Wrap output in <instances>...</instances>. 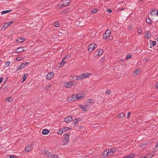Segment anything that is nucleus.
Returning a JSON list of instances; mask_svg holds the SVG:
<instances>
[{"mask_svg": "<svg viewBox=\"0 0 158 158\" xmlns=\"http://www.w3.org/2000/svg\"><path fill=\"white\" fill-rule=\"evenodd\" d=\"M15 21L14 20L10 21V22L6 23L4 24V25L2 26L1 30H3L8 27H9L10 25L12 24Z\"/></svg>", "mask_w": 158, "mask_h": 158, "instance_id": "nucleus-1", "label": "nucleus"}, {"mask_svg": "<svg viewBox=\"0 0 158 158\" xmlns=\"http://www.w3.org/2000/svg\"><path fill=\"white\" fill-rule=\"evenodd\" d=\"M97 47L96 44L93 43L88 46V50L90 52H92Z\"/></svg>", "mask_w": 158, "mask_h": 158, "instance_id": "nucleus-2", "label": "nucleus"}, {"mask_svg": "<svg viewBox=\"0 0 158 158\" xmlns=\"http://www.w3.org/2000/svg\"><path fill=\"white\" fill-rule=\"evenodd\" d=\"M28 63V62H24V63H22V64L20 65L19 67L17 69L16 71L18 72L19 71H20L23 68L26 66V64Z\"/></svg>", "mask_w": 158, "mask_h": 158, "instance_id": "nucleus-3", "label": "nucleus"}, {"mask_svg": "<svg viewBox=\"0 0 158 158\" xmlns=\"http://www.w3.org/2000/svg\"><path fill=\"white\" fill-rule=\"evenodd\" d=\"M69 135L65 134L63 140L64 144H66L69 142Z\"/></svg>", "mask_w": 158, "mask_h": 158, "instance_id": "nucleus-4", "label": "nucleus"}, {"mask_svg": "<svg viewBox=\"0 0 158 158\" xmlns=\"http://www.w3.org/2000/svg\"><path fill=\"white\" fill-rule=\"evenodd\" d=\"M63 3L62 4L61 6L65 7L68 5L71 2V0H63Z\"/></svg>", "mask_w": 158, "mask_h": 158, "instance_id": "nucleus-5", "label": "nucleus"}, {"mask_svg": "<svg viewBox=\"0 0 158 158\" xmlns=\"http://www.w3.org/2000/svg\"><path fill=\"white\" fill-rule=\"evenodd\" d=\"M73 85V82L72 81H70L69 82L65 83L64 85L65 87L67 88L71 87Z\"/></svg>", "mask_w": 158, "mask_h": 158, "instance_id": "nucleus-6", "label": "nucleus"}, {"mask_svg": "<svg viewBox=\"0 0 158 158\" xmlns=\"http://www.w3.org/2000/svg\"><path fill=\"white\" fill-rule=\"evenodd\" d=\"M42 152L43 154L46 156L50 157V156L52 155L51 153L48 151L43 150L42 151Z\"/></svg>", "mask_w": 158, "mask_h": 158, "instance_id": "nucleus-7", "label": "nucleus"}, {"mask_svg": "<svg viewBox=\"0 0 158 158\" xmlns=\"http://www.w3.org/2000/svg\"><path fill=\"white\" fill-rule=\"evenodd\" d=\"M77 96H76V95H73L71 97L68 98L67 100L69 101H75L77 100Z\"/></svg>", "mask_w": 158, "mask_h": 158, "instance_id": "nucleus-8", "label": "nucleus"}, {"mask_svg": "<svg viewBox=\"0 0 158 158\" xmlns=\"http://www.w3.org/2000/svg\"><path fill=\"white\" fill-rule=\"evenodd\" d=\"M54 73L53 72L48 73L47 75V79L50 80L52 79L54 76Z\"/></svg>", "mask_w": 158, "mask_h": 158, "instance_id": "nucleus-9", "label": "nucleus"}, {"mask_svg": "<svg viewBox=\"0 0 158 158\" xmlns=\"http://www.w3.org/2000/svg\"><path fill=\"white\" fill-rule=\"evenodd\" d=\"M73 119L72 117L71 116H69L66 117L64 119V121L66 123H69L71 121H72Z\"/></svg>", "mask_w": 158, "mask_h": 158, "instance_id": "nucleus-10", "label": "nucleus"}, {"mask_svg": "<svg viewBox=\"0 0 158 158\" xmlns=\"http://www.w3.org/2000/svg\"><path fill=\"white\" fill-rule=\"evenodd\" d=\"M24 51V48L22 47H20L18 48L16 50V53H19L20 52H23Z\"/></svg>", "mask_w": 158, "mask_h": 158, "instance_id": "nucleus-11", "label": "nucleus"}, {"mask_svg": "<svg viewBox=\"0 0 158 158\" xmlns=\"http://www.w3.org/2000/svg\"><path fill=\"white\" fill-rule=\"evenodd\" d=\"M88 105H81L80 107L81 109H82V110L86 111H87L88 109Z\"/></svg>", "mask_w": 158, "mask_h": 158, "instance_id": "nucleus-12", "label": "nucleus"}, {"mask_svg": "<svg viewBox=\"0 0 158 158\" xmlns=\"http://www.w3.org/2000/svg\"><path fill=\"white\" fill-rule=\"evenodd\" d=\"M32 149V147L31 145H28L25 147V151L26 152H29Z\"/></svg>", "mask_w": 158, "mask_h": 158, "instance_id": "nucleus-13", "label": "nucleus"}, {"mask_svg": "<svg viewBox=\"0 0 158 158\" xmlns=\"http://www.w3.org/2000/svg\"><path fill=\"white\" fill-rule=\"evenodd\" d=\"M102 156L105 157L106 156H109L108 152L107 150L104 151L101 154Z\"/></svg>", "mask_w": 158, "mask_h": 158, "instance_id": "nucleus-14", "label": "nucleus"}, {"mask_svg": "<svg viewBox=\"0 0 158 158\" xmlns=\"http://www.w3.org/2000/svg\"><path fill=\"white\" fill-rule=\"evenodd\" d=\"M116 150V149L114 148L110 149L109 151L108 152L109 156L112 155L115 151Z\"/></svg>", "mask_w": 158, "mask_h": 158, "instance_id": "nucleus-15", "label": "nucleus"}, {"mask_svg": "<svg viewBox=\"0 0 158 158\" xmlns=\"http://www.w3.org/2000/svg\"><path fill=\"white\" fill-rule=\"evenodd\" d=\"M25 40V39L21 37H18L16 40L19 43H22Z\"/></svg>", "mask_w": 158, "mask_h": 158, "instance_id": "nucleus-16", "label": "nucleus"}, {"mask_svg": "<svg viewBox=\"0 0 158 158\" xmlns=\"http://www.w3.org/2000/svg\"><path fill=\"white\" fill-rule=\"evenodd\" d=\"M135 156V153H132L127 156L121 158H133Z\"/></svg>", "mask_w": 158, "mask_h": 158, "instance_id": "nucleus-17", "label": "nucleus"}, {"mask_svg": "<svg viewBox=\"0 0 158 158\" xmlns=\"http://www.w3.org/2000/svg\"><path fill=\"white\" fill-rule=\"evenodd\" d=\"M103 52V50L102 49H100L99 50V51L98 52L97 56H101L102 55Z\"/></svg>", "mask_w": 158, "mask_h": 158, "instance_id": "nucleus-18", "label": "nucleus"}, {"mask_svg": "<svg viewBox=\"0 0 158 158\" xmlns=\"http://www.w3.org/2000/svg\"><path fill=\"white\" fill-rule=\"evenodd\" d=\"M148 145V144L147 143H143L140 144V147L142 148H145Z\"/></svg>", "mask_w": 158, "mask_h": 158, "instance_id": "nucleus-19", "label": "nucleus"}, {"mask_svg": "<svg viewBox=\"0 0 158 158\" xmlns=\"http://www.w3.org/2000/svg\"><path fill=\"white\" fill-rule=\"evenodd\" d=\"M90 75V74L83 73L81 74V76L83 78H86Z\"/></svg>", "mask_w": 158, "mask_h": 158, "instance_id": "nucleus-20", "label": "nucleus"}, {"mask_svg": "<svg viewBox=\"0 0 158 158\" xmlns=\"http://www.w3.org/2000/svg\"><path fill=\"white\" fill-rule=\"evenodd\" d=\"M49 132V131L47 129H44L42 131V133L44 135L48 134Z\"/></svg>", "mask_w": 158, "mask_h": 158, "instance_id": "nucleus-21", "label": "nucleus"}, {"mask_svg": "<svg viewBox=\"0 0 158 158\" xmlns=\"http://www.w3.org/2000/svg\"><path fill=\"white\" fill-rule=\"evenodd\" d=\"M12 11L11 10H3L1 12V13L2 14H4L7 13H8L11 12Z\"/></svg>", "mask_w": 158, "mask_h": 158, "instance_id": "nucleus-22", "label": "nucleus"}, {"mask_svg": "<svg viewBox=\"0 0 158 158\" xmlns=\"http://www.w3.org/2000/svg\"><path fill=\"white\" fill-rule=\"evenodd\" d=\"M13 100V98L11 97H10L9 98H8L6 100V101H7L8 102H12Z\"/></svg>", "mask_w": 158, "mask_h": 158, "instance_id": "nucleus-23", "label": "nucleus"}, {"mask_svg": "<svg viewBox=\"0 0 158 158\" xmlns=\"http://www.w3.org/2000/svg\"><path fill=\"white\" fill-rule=\"evenodd\" d=\"M141 72V70L140 69H137L135 71L134 73L137 75H138Z\"/></svg>", "mask_w": 158, "mask_h": 158, "instance_id": "nucleus-24", "label": "nucleus"}, {"mask_svg": "<svg viewBox=\"0 0 158 158\" xmlns=\"http://www.w3.org/2000/svg\"><path fill=\"white\" fill-rule=\"evenodd\" d=\"M94 101L92 100H89L87 102V105H88V106L91 105L94 103Z\"/></svg>", "mask_w": 158, "mask_h": 158, "instance_id": "nucleus-25", "label": "nucleus"}, {"mask_svg": "<svg viewBox=\"0 0 158 158\" xmlns=\"http://www.w3.org/2000/svg\"><path fill=\"white\" fill-rule=\"evenodd\" d=\"M125 116L124 114L123 113H120L118 115V117L119 118H123Z\"/></svg>", "mask_w": 158, "mask_h": 158, "instance_id": "nucleus-26", "label": "nucleus"}, {"mask_svg": "<svg viewBox=\"0 0 158 158\" xmlns=\"http://www.w3.org/2000/svg\"><path fill=\"white\" fill-rule=\"evenodd\" d=\"M111 31L110 30V29H107L105 31V33L107 34V35H110L111 33Z\"/></svg>", "mask_w": 158, "mask_h": 158, "instance_id": "nucleus-27", "label": "nucleus"}, {"mask_svg": "<svg viewBox=\"0 0 158 158\" xmlns=\"http://www.w3.org/2000/svg\"><path fill=\"white\" fill-rule=\"evenodd\" d=\"M146 21L149 24H150L151 23L152 20L149 18H147L146 19Z\"/></svg>", "mask_w": 158, "mask_h": 158, "instance_id": "nucleus-28", "label": "nucleus"}, {"mask_svg": "<svg viewBox=\"0 0 158 158\" xmlns=\"http://www.w3.org/2000/svg\"><path fill=\"white\" fill-rule=\"evenodd\" d=\"M151 36V34L150 33H147L146 35V37L148 39L150 38V37Z\"/></svg>", "mask_w": 158, "mask_h": 158, "instance_id": "nucleus-29", "label": "nucleus"}, {"mask_svg": "<svg viewBox=\"0 0 158 158\" xmlns=\"http://www.w3.org/2000/svg\"><path fill=\"white\" fill-rule=\"evenodd\" d=\"M82 79V77L81 76V75L79 76H76V80H79Z\"/></svg>", "mask_w": 158, "mask_h": 158, "instance_id": "nucleus-30", "label": "nucleus"}, {"mask_svg": "<svg viewBox=\"0 0 158 158\" xmlns=\"http://www.w3.org/2000/svg\"><path fill=\"white\" fill-rule=\"evenodd\" d=\"M27 74H24L23 76V81H25L26 79V78L27 77Z\"/></svg>", "mask_w": 158, "mask_h": 158, "instance_id": "nucleus-31", "label": "nucleus"}, {"mask_svg": "<svg viewBox=\"0 0 158 158\" xmlns=\"http://www.w3.org/2000/svg\"><path fill=\"white\" fill-rule=\"evenodd\" d=\"M109 36L110 35H107V34L105 33L103 35V38L106 40L109 37Z\"/></svg>", "mask_w": 158, "mask_h": 158, "instance_id": "nucleus-32", "label": "nucleus"}, {"mask_svg": "<svg viewBox=\"0 0 158 158\" xmlns=\"http://www.w3.org/2000/svg\"><path fill=\"white\" fill-rule=\"evenodd\" d=\"M156 14L155 10H152L150 12V14L152 15H156Z\"/></svg>", "mask_w": 158, "mask_h": 158, "instance_id": "nucleus-33", "label": "nucleus"}, {"mask_svg": "<svg viewBox=\"0 0 158 158\" xmlns=\"http://www.w3.org/2000/svg\"><path fill=\"white\" fill-rule=\"evenodd\" d=\"M71 55L70 54H68V55L65 56L62 59H63V60H65V59H67V58H69V57H70V56H71Z\"/></svg>", "mask_w": 158, "mask_h": 158, "instance_id": "nucleus-34", "label": "nucleus"}, {"mask_svg": "<svg viewBox=\"0 0 158 158\" xmlns=\"http://www.w3.org/2000/svg\"><path fill=\"white\" fill-rule=\"evenodd\" d=\"M51 86V85H46L45 87V89L46 90H48L50 88Z\"/></svg>", "mask_w": 158, "mask_h": 158, "instance_id": "nucleus-35", "label": "nucleus"}, {"mask_svg": "<svg viewBox=\"0 0 158 158\" xmlns=\"http://www.w3.org/2000/svg\"><path fill=\"white\" fill-rule=\"evenodd\" d=\"M66 63V62L64 61V60H63V59H62V62L60 63V66H63Z\"/></svg>", "mask_w": 158, "mask_h": 158, "instance_id": "nucleus-36", "label": "nucleus"}, {"mask_svg": "<svg viewBox=\"0 0 158 158\" xmlns=\"http://www.w3.org/2000/svg\"><path fill=\"white\" fill-rule=\"evenodd\" d=\"M70 129H71V128H70L68 127H66L64 128L63 129L64 131V132H66V131H68Z\"/></svg>", "mask_w": 158, "mask_h": 158, "instance_id": "nucleus-37", "label": "nucleus"}, {"mask_svg": "<svg viewBox=\"0 0 158 158\" xmlns=\"http://www.w3.org/2000/svg\"><path fill=\"white\" fill-rule=\"evenodd\" d=\"M50 157H52L53 158H58L59 157L57 155L52 154V155H51Z\"/></svg>", "mask_w": 158, "mask_h": 158, "instance_id": "nucleus-38", "label": "nucleus"}, {"mask_svg": "<svg viewBox=\"0 0 158 158\" xmlns=\"http://www.w3.org/2000/svg\"><path fill=\"white\" fill-rule=\"evenodd\" d=\"M77 123V119H74V121L73 123V124L74 125V126H75L76 125Z\"/></svg>", "mask_w": 158, "mask_h": 158, "instance_id": "nucleus-39", "label": "nucleus"}, {"mask_svg": "<svg viewBox=\"0 0 158 158\" xmlns=\"http://www.w3.org/2000/svg\"><path fill=\"white\" fill-rule=\"evenodd\" d=\"M97 10H98L97 9H94L91 11V13L92 14H93L95 13V12H97Z\"/></svg>", "mask_w": 158, "mask_h": 158, "instance_id": "nucleus-40", "label": "nucleus"}, {"mask_svg": "<svg viewBox=\"0 0 158 158\" xmlns=\"http://www.w3.org/2000/svg\"><path fill=\"white\" fill-rule=\"evenodd\" d=\"M64 132V129H63L61 130H60L58 131V133L59 134H61L63 133Z\"/></svg>", "mask_w": 158, "mask_h": 158, "instance_id": "nucleus-41", "label": "nucleus"}, {"mask_svg": "<svg viewBox=\"0 0 158 158\" xmlns=\"http://www.w3.org/2000/svg\"><path fill=\"white\" fill-rule=\"evenodd\" d=\"M7 158H16V157L13 155H9L7 156Z\"/></svg>", "mask_w": 158, "mask_h": 158, "instance_id": "nucleus-42", "label": "nucleus"}, {"mask_svg": "<svg viewBox=\"0 0 158 158\" xmlns=\"http://www.w3.org/2000/svg\"><path fill=\"white\" fill-rule=\"evenodd\" d=\"M10 64V62L9 61H6L5 62V65L7 66H8Z\"/></svg>", "mask_w": 158, "mask_h": 158, "instance_id": "nucleus-43", "label": "nucleus"}, {"mask_svg": "<svg viewBox=\"0 0 158 158\" xmlns=\"http://www.w3.org/2000/svg\"><path fill=\"white\" fill-rule=\"evenodd\" d=\"M59 24L58 22H56L55 23V26L56 27H58L59 26Z\"/></svg>", "mask_w": 158, "mask_h": 158, "instance_id": "nucleus-44", "label": "nucleus"}, {"mask_svg": "<svg viewBox=\"0 0 158 158\" xmlns=\"http://www.w3.org/2000/svg\"><path fill=\"white\" fill-rule=\"evenodd\" d=\"M111 93V91L110 90L108 89L106 92V94H109Z\"/></svg>", "mask_w": 158, "mask_h": 158, "instance_id": "nucleus-45", "label": "nucleus"}, {"mask_svg": "<svg viewBox=\"0 0 158 158\" xmlns=\"http://www.w3.org/2000/svg\"><path fill=\"white\" fill-rule=\"evenodd\" d=\"M76 96H77V100L81 99L83 97V96H78V95H76Z\"/></svg>", "mask_w": 158, "mask_h": 158, "instance_id": "nucleus-46", "label": "nucleus"}, {"mask_svg": "<svg viewBox=\"0 0 158 158\" xmlns=\"http://www.w3.org/2000/svg\"><path fill=\"white\" fill-rule=\"evenodd\" d=\"M131 55H128L127 56L126 59L127 60L128 59L131 58Z\"/></svg>", "mask_w": 158, "mask_h": 158, "instance_id": "nucleus-47", "label": "nucleus"}, {"mask_svg": "<svg viewBox=\"0 0 158 158\" xmlns=\"http://www.w3.org/2000/svg\"><path fill=\"white\" fill-rule=\"evenodd\" d=\"M137 32L139 33H141L142 32V31L141 29H139L138 31Z\"/></svg>", "mask_w": 158, "mask_h": 158, "instance_id": "nucleus-48", "label": "nucleus"}, {"mask_svg": "<svg viewBox=\"0 0 158 158\" xmlns=\"http://www.w3.org/2000/svg\"><path fill=\"white\" fill-rule=\"evenodd\" d=\"M156 44V41H152V44L153 46H154Z\"/></svg>", "mask_w": 158, "mask_h": 158, "instance_id": "nucleus-49", "label": "nucleus"}, {"mask_svg": "<svg viewBox=\"0 0 158 158\" xmlns=\"http://www.w3.org/2000/svg\"><path fill=\"white\" fill-rule=\"evenodd\" d=\"M106 10L109 13H111L112 11V10L110 9H107Z\"/></svg>", "mask_w": 158, "mask_h": 158, "instance_id": "nucleus-50", "label": "nucleus"}, {"mask_svg": "<svg viewBox=\"0 0 158 158\" xmlns=\"http://www.w3.org/2000/svg\"><path fill=\"white\" fill-rule=\"evenodd\" d=\"M154 150H155V151H157L158 150V148L157 147H156V146L154 147Z\"/></svg>", "mask_w": 158, "mask_h": 158, "instance_id": "nucleus-51", "label": "nucleus"}, {"mask_svg": "<svg viewBox=\"0 0 158 158\" xmlns=\"http://www.w3.org/2000/svg\"><path fill=\"white\" fill-rule=\"evenodd\" d=\"M131 114V113L130 112H128L127 114V118H128L129 117H130V114Z\"/></svg>", "mask_w": 158, "mask_h": 158, "instance_id": "nucleus-52", "label": "nucleus"}, {"mask_svg": "<svg viewBox=\"0 0 158 158\" xmlns=\"http://www.w3.org/2000/svg\"><path fill=\"white\" fill-rule=\"evenodd\" d=\"M3 80V78L2 77H0V83H1Z\"/></svg>", "mask_w": 158, "mask_h": 158, "instance_id": "nucleus-53", "label": "nucleus"}, {"mask_svg": "<svg viewBox=\"0 0 158 158\" xmlns=\"http://www.w3.org/2000/svg\"><path fill=\"white\" fill-rule=\"evenodd\" d=\"M16 60L17 61H20L21 59L20 57H18L16 58Z\"/></svg>", "mask_w": 158, "mask_h": 158, "instance_id": "nucleus-54", "label": "nucleus"}, {"mask_svg": "<svg viewBox=\"0 0 158 158\" xmlns=\"http://www.w3.org/2000/svg\"><path fill=\"white\" fill-rule=\"evenodd\" d=\"M156 87L158 89V82L156 83Z\"/></svg>", "mask_w": 158, "mask_h": 158, "instance_id": "nucleus-55", "label": "nucleus"}, {"mask_svg": "<svg viewBox=\"0 0 158 158\" xmlns=\"http://www.w3.org/2000/svg\"><path fill=\"white\" fill-rule=\"evenodd\" d=\"M149 60L148 59H146V60H145V62H147L148 61H149Z\"/></svg>", "mask_w": 158, "mask_h": 158, "instance_id": "nucleus-56", "label": "nucleus"}, {"mask_svg": "<svg viewBox=\"0 0 158 158\" xmlns=\"http://www.w3.org/2000/svg\"><path fill=\"white\" fill-rule=\"evenodd\" d=\"M156 15L157 16L158 15V10H157L156 11Z\"/></svg>", "mask_w": 158, "mask_h": 158, "instance_id": "nucleus-57", "label": "nucleus"}, {"mask_svg": "<svg viewBox=\"0 0 158 158\" xmlns=\"http://www.w3.org/2000/svg\"><path fill=\"white\" fill-rule=\"evenodd\" d=\"M64 12V11H62V12H61L60 13V14H62V13Z\"/></svg>", "mask_w": 158, "mask_h": 158, "instance_id": "nucleus-58", "label": "nucleus"}, {"mask_svg": "<svg viewBox=\"0 0 158 158\" xmlns=\"http://www.w3.org/2000/svg\"><path fill=\"white\" fill-rule=\"evenodd\" d=\"M156 146V147H158V143H157Z\"/></svg>", "mask_w": 158, "mask_h": 158, "instance_id": "nucleus-59", "label": "nucleus"}, {"mask_svg": "<svg viewBox=\"0 0 158 158\" xmlns=\"http://www.w3.org/2000/svg\"><path fill=\"white\" fill-rule=\"evenodd\" d=\"M143 0H138L139 1V2H141Z\"/></svg>", "mask_w": 158, "mask_h": 158, "instance_id": "nucleus-60", "label": "nucleus"}, {"mask_svg": "<svg viewBox=\"0 0 158 158\" xmlns=\"http://www.w3.org/2000/svg\"><path fill=\"white\" fill-rule=\"evenodd\" d=\"M123 10V9H120V10H119V11H122V10Z\"/></svg>", "mask_w": 158, "mask_h": 158, "instance_id": "nucleus-61", "label": "nucleus"}, {"mask_svg": "<svg viewBox=\"0 0 158 158\" xmlns=\"http://www.w3.org/2000/svg\"><path fill=\"white\" fill-rule=\"evenodd\" d=\"M156 40H157V41H158V37L156 39Z\"/></svg>", "mask_w": 158, "mask_h": 158, "instance_id": "nucleus-62", "label": "nucleus"}, {"mask_svg": "<svg viewBox=\"0 0 158 158\" xmlns=\"http://www.w3.org/2000/svg\"><path fill=\"white\" fill-rule=\"evenodd\" d=\"M2 129V127H0V130H1Z\"/></svg>", "mask_w": 158, "mask_h": 158, "instance_id": "nucleus-63", "label": "nucleus"}, {"mask_svg": "<svg viewBox=\"0 0 158 158\" xmlns=\"http://www.w3.org/2000/svg\"><path fill=\"white\" fill-rule=\"evenodd\" d=\"M2 129V127H0V130H1Z\"/></svg>", "mask_w": 158, "mask_h": 158, "instance_id": "nucleus-64", "label": "nucleus"}]
</instances>
